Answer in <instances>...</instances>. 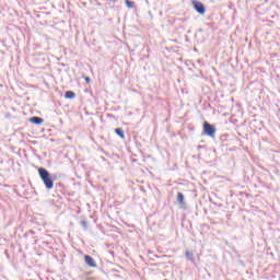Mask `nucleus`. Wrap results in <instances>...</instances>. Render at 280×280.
Returning <instances> with one entry per match:
<instances>
[{
  "label": "nucleus",
  "instance_id": "1",
  "mask_svg": "<svg viewBox=\"0 0 280 280\" xmlns=\"http://www.w3.org/2000/svg\"><path fill=\"white\" fill-rule=\"evenodd\" d=\"M39 178H42L45 187L47 189H54V180L51 179V176L49 175V172L45 170L44 167L38 168Z\"/></svg>",
  "mask_w": 280,
  "mask_h": 280
},
{
  "label": "nucleus",
  "instance_id": "2",
  "mask_svg": "<svg viewBox=\"0 0 280 280\" xmlns=\"http://www.w3.org/2000/svg\"><path fill=\"white\" fill-rule=\"evenodd\" d=\"M203 132L208 137H215V127L211 126L209 122H203Z\"/></svg>",
  "mask_w": 280,
  "mask_h": 280
},
{
  "label": "nucleus",
  "instance_id": "3",
  "mask_svg": "<svg viewBox=\"0 0 280 280\" xmlns=\"http://www.w3.org/2000/svg\"><path fill=\"white\" fill-rule=\"evenodd\" d=\"M192 5L199 14H205V5L201 2L192 1Z\"/></svg>",
  "mask_w": 280,
  "mask_h": 280
},
{
  "label": "nucleus",
  "instance_id": "4",
  "mask_svg": "<svg viewBox=\"0 0 280 280\" xmlns=\"http://www.w3.org/2000/svg\"><path fill=\"white\" fill-rule=\"evenodd\" d=\"M84 259H85V264H88L90 268H97L95 260L91 256H85Z\"/></svg>",
  "mask_w": 280,
  "mask_h": 280
},
{
  "label": "nucleus",
  "instance_id": "5",
  "mask_svg": "<svg viewBox=\"0 0 280 280\" xmlns=\"http://www.w3.org/2000/svg\"><path fill=\"white\" fill-rule=\"evenodd\" d=\"M31 124H35V126H40L45 120L40 117H32L30 118Z\"/></svg>",
  "mask_w": 280,
  "mask_h": 280
},
{
  "label": "nucleus",
  "instance_id": "6",
  "mask_svg": "<svg viewBox=\"0 0 280 280\" xmlns=\"http://www.w3.org/2000/svg\"><path fill=\"white\" fill-rule=\"evenodd\" d=\"M177 202L178 205H185V195L183 192L177 194Z\"/></svg>",
  "mask_w": 280,
  "mask_h": 280
},
{
  "label": "nucleus",
  "instance_id": "7",
  "mask_svg": "<svg viewBox=\"0 0 280 280\" xmlns=\"http://www.w3.org/2000/svg\"><path fill=\"white\" fill-rule=\"evenodd\" d=\"M65 97H66V100H74L75 93L72 91H68V92H66Z\"/></svg>",
  "mask_w": 280,
  "mask_h": 280
},
{
  "label": "nucleus",
  "instance_id": "8",
  "mask_svg": "<svg viewBox=\"0 0 280 280\" xmlns=\"http://www.w3.org/2000/svg\"><path fill=\"white\" fill-rule=\"evenodd\" d=\"M115 132L118 135V137H120V139H125L124 131L121 129L117 128Z\"/></svg>",
  "mask_w": 280,
  "mask_h": 280
},
{
  "label": "nucleus",
  "instance_id": "9",
  "mask_svg": "<svg viewBox=\"0 0 280 280\" xmlns=\"http://www.w3.org/2000/svg\"><path fill=\"white\" fill-rule=\"evenodd\" d=\"M186 257L187 259H189L190 261H194V254L191 252H186Z\"/></svg>",
  "mask_w": 280,
  "mask_h": 280
},
{
  "label": "nucleus",
  "instance_id": "10",
  "mask_svg": "<svg viewBox=\"0 0 280 280\" xmlns=\"http://www.w3.org/2000/svg\"><path fill=\"white\" fill-rule=\"evenodd\" d=\"M125 3L127 5V8L132 9V1L126 0Z\"/></svg>",
  "mask_w": 280,
  "mask_h": 280
},
{
  "label": "nucleus",
  "instance_id": "11",
  "mask_svg": "<svg viewBox=\"0 0 280 280\" xmlns=\"http://www.w3.org/2000/svg\"><path fill=\"white\" fill-rule=\"evenodd\" d=\"M81 224L84 226V229H86V221H82Z\"/></svg>",
  "mask_w": 280,
  "mask_h": 280
},
{
  "label": "nucleus",
  "instance_id": "12",
  "mask_svg": "<svg viewBox=\"0 0 280 280\" xmlns=\"http://www.w3.org/2000/svg\"><path fill=\"white\" fill-rule=\"evenodd\" d=\"M85 82L89 84V82H91V78L86 77Z\"/></svg>",
  "mask_w": 280,
  "mask_h": 280
}]
</instances>
